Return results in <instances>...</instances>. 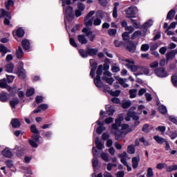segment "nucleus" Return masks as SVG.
<instances>
[{
	"mask_svg": "<svg viewBox=\"0 0 177 177\" xmlns=\"http://www.w3.org/2000/svg\"><path fill=\"white\" fill-rule=\"evenodd\" d=\"M142 37V31L136 30L134 32L131 36V39H136V38H139V37Z\"/></svg>",
	"mask_w": 177,
	"mask_h": 177,
	"instance_id": "obj_39",
	"label": "nucleus"
},
{
	"mask_svg": "<svg viewBox=\"0 0 177 177\" xmlns=\"http://www.w3.org/2000/svg\"><path fill=\"white\" fill-rule=\"evenodd\" d=\"M5 5L6 9L9 10V8H10V6H13V1L8 0L7 1H6Z\"/></svg>",
	"mask_w": 177,
	"mask_h": 177,
	"instance_id": "obj_59",
	"label": "nucleus"
},
{
	"mask_svg": "<svg viewBox=\"0 0 177 177\" xmlns=\"http://www.w3.org/2000/svg\"><path fill=\"white\" fill-rule=\"evenodd\" d=\"M119 157L120 158V161L122 164H124L125 167H127V169L129 172H131L132 171V167L131 166L128 165V162H127V158H128V154L127 152H123L122 154L119 155Z\"/></svg>",
	"mask_w": 177,
	"mask_h": 177,
	"instance_id": "obj_6",
	"label": "nucleus"
},
{
	"mask_svg": "<svg viewBox=\"0 0 177 177\" xmlns=\"http://www.w3.org/2000/svg\"><path fill=\"white\" fill-rule=\"evenodd\" d=\"M174 171H177V165L166 167V172H172Z\"/></svg>",
	"mask_w": 177,
	"mask_h": 177,
	"instance_id": "obj_36",
	"label": "nucleus"
},
{
	"mask_svg": "<svg viewBox=\"0 0 177 177\" xmlns=\"http://www.w3.org/2000/svg\"><path fill=\"white\" fill-rule=\"evenodd\" d=\"M149 49H150V46L147 44H145L141 46V50L142 52H147Z\"/></svg>",
	"mask_w": 177,
	"mask_h": 177,
	"instance_id": "obj_54",
	"label": "nucleus"
},
{
	"mask_svg": "<svg viewBox=\"0 0 177 177\" xmlns=\"http://www.w3.org/2000/svg\"><path fill=\"white\" fill-rule=\"evenodd\" d=\"M158 62L157 61H153V62H151L150 64H149V67L151 68H157V67H158Z\"/></svg>",
	"mask_w": 177,
	"mask_h": 177,
	"instance_id": "obj_63",
	"label": "nucleus"
},
{
	"mask_svg": "<svg viewBox=\"0 0 177 177\" xmlns=\"http://www.w3.org/2000/svg\"><path fill=\"white\" fill-rule=\"evenodd\" d=\"M131 100H124L122 104V106L123 107V109H128V107L131 106Z\"/></svg>",
	"mask_w": 177,
	"mask_h": 177,
	"instance_id": "obj_45",
	"label": "nucleus"
},
{
	"mask_svg": "<svg viewBox=\"0 0 177 177\" xmlns=\"http://www.w3.org/2000/svg\"><path fill=\"white\" fill-rule=\"evenodd\" d=\"M6 165L10 168V169L12 172H16V167H15V165L13 164V161L10 160H8L7 161L5 162Z\"/></svg>",
	"mask_w": 177,
	"mask_h": 177,
	"instance_id": "obj_22",
	"label": "nucleus"
},
{
	"mask_svg": "<svg viewBox=\"0 0 177 177\" xmlns=\"http://www.w3.org/2000/svg\"><path fill=\"white\" fill-rule=\"evenodd\" d=\"M159 111L161 113V114H167V107L164 105L159 106Z\"/></svg>",
	"mask_w": 177,
	"mask_h": 177,
	"instance_id": "obj_49",
	"label": "nucleus"
},
{
	"mask_svg": "<svg viewBox=\"0 0 177 177\" xmlns=\"http://www.w3.org/2000/svg\"><path fill=\"white\" fill-rule=\"evenodd\" d=\"M120 62L125 66L128 70L134 73V75L138 77L139 75H147L150 77L153 74L150 71V68L147 66H139L135 65V61L133 59L120 58Z\"/></svg>",
	"mask_w": 177,
	"mask_h": 177,
	"instance_id": "obj_1",
	"label": "nucleus"
},
{
	"mask_svg": "<svg viewBox=\"0 0 177 177\" xmlns=\"http://www.w3.org/2000/svg\"><path fill=\"white\" fill-rule=\"evenodd\" d=\"M12 34L16 39L17 37L18 38H23V37H24V34H26V32L24 31V28L19 27L13 30Z\"/></svg>",
	"mask_w": 177,
	"mask_h": 177,
	"instance_id": "obj_11",
	"label": "nucleus"
},
{
	"mask_svg": "<svg viewBox=\"0 0 177 177\" xmlns=\"http://www.w3.org/2000/svg\"><path fill=\"white\" fill-rule=\"evenodd\" d=\"M127 153L129 154H135V146L130 145L127 147Z\"/></svg>",
	"mask_w": 177,
	"mask_h": 177,
	"instance_id": "obj_43",
	"label": "nucleus"
},
{
	"mask_svg": "<svg viewBox=\"0 0 177 177\" xmlns=\"http://www.w3.org/2000/svg\"><path fill=\"white\" fill-rule=\"evenodd\" d=\"M171 82L176 88H177V76L176 75H173L171 77Z\"/></svg>",
	"mask_w": 177,
	"mask_h": 177,
	"instance_id": "obj_62",
	"label": "nucleus"
},
{
	"mask_svg": "<svg viewBox=\"0 0 177 177\" xmlns=\"http://www.w3.org/2000/svg\"><path fill=\"white\" fill-rule=\"evenodd\" d=\"M104 114H106V113L103 111H101L100 113V119L96 122V124L99 125V127H97L96 129V133L98 135H102L103 131H106V127L104 126V123L102 122L103 120V115H104Z\"/></svg>",
	"mask_w": 177,
	"mask_h": 177,
	"instance_id": "obj_4",
	"label": "nucleus"
},
{
	"mask_svg": "<svg viewBox=\"0 0 177 177\" xmlns=\"http://www.w3.org/2000/svg\"><path fill=\"white\" fill-rule=\"evenodd\" d=\"M96 13L95 10L90 11L84 17V23L86 27H92L93 26V18H91Z\"/></svg>",
	"mask_w": 177,
	"mask_h": 177,
	"instance_id": "obj_5",
	"label": "nucleus"
},
{
	"mask_svg": "<svg viewBox=\"0 0 177 177\" xmlns=\"http://www.w3.org/2000/svg\"><path fill=\"white\" fill-rule=\"evenodd\" d=\"M136 93H138V90L131 89L129 91V95H130L131 99H135V97H136Z\"/></svg>",
	"mask_w": 177,
	"mask_h": 177,
	"instance_id": "obj_46",
	"label": "nucleus"
},
{
	"mask_svg": "<svg viewBox=\"0 0 177 177\" xmlns=\"http://www.w3.org/2000/svg\"><path fill=\"white\" fill-rule=\"evenodd\" d=\"M86 52L88 55H90V56H95L96 53H97V49L96 48H88L86 50Z\"/></svg>",
	"mask_w": 177,
	"mask_h": 177,
	"instance_id": "obj_41",
	"label": "nucleus"
},
{
	"mask_svg": "<svg viewBox=\"0 0 177 177\" xmlns=\"http://www.w3.org/2000/svg\"><path fill=\"white\" fill-rule=\"evenodd\" d=\"M10 104L11 107L15 109L16 107V106H17V104H19V99L15 98V99L11 100L10 102Z\"/></svg>",
	"mask_w": 177,
	"mask_h": 177,
	"instance_id": "obj_47",
	"label": "nucleus"
},
{
	"mask_svg": "<svg viewBox=\"0 0 177 177\" xmlns=\"http://www.w3.org/2000/svg\"><path fill=\"white\" fill-rule=\"evenodd\" d=\"M127 49L133 53L135 50H136V45H135V42L132 41H129L127 42Z\"/></svg>",
	"mask_w": 177,
	"mask_h": 177,
	"instance_id": "obj_17",
	"label": "nucleus"
},
{
	"mask_svg": "<svg viewBox=\"0 0 177 177\" xmlns=\"http://www.w3.org/2000/svg\"><path fill=\"white\" fill-rule=\"evenodd\" d=\"M23 66H24V64L21 63V67L18 68L17 71V74L19 78L24 79L26 77V70L23 68Z\"/></svg>",
	"mask_w": 177,
	"mask_h": 177,
	"instance_id": "obj_14",
	"label": "nucleus"
},
{
	"mask_svg": "<svg viewBox=\"0 0 177 177\" xmlns=\"http://www.w3.org/2000/svg\"><path fill=\"white\" fill-rule=\"evenodd\" d=\"M21 45L25 50H30V48H31L30 41H28V39H26L22 40Z\"/></svg>",
	"mask_w": 177,
	"mask_h": 177,
	"instance_id": "obj_21",
	"label": "nucleus"
},
{
	"mask_svg": "<svg viewBox=\"0 0 177 177\" xmlns=\"http://www.w3.org/2000/svg\"><path fill=\"white\" fill-rule=\"evenodd\" d=\"M177 55V50H174L166 55L167 60H172Z\"/></svg>",
	"mask_w": 177,
	"mask_h": 177,
	"instance_id": "obj_23",
	"label": "nucleus"
},
{
	"mask_svg": "<svg viewBox=\"0 0 177 177\" xmlns=\"http://www.w3.org/2000/svg\"><path fill=\"white\" fill-rule=\"evenodd\" d=\"M0 17H8L9 20L12 19V16L9 12H6V10L3 9L0 10Z\"/></svg>",
	"mask_w": 177,
	"mask_h": 177,
	"instance_id": "obj_26",
	"label": "nucleus"
},
{
	"mask_svg": "<svg viewBox=\"0 0 177 177\" xmlns=\"http://www.w3.org/2000/svg\"><path fill=\"white\" fill-rule=\"evenodd\" d=\"M103 73V65H100L97 70V77H100Z\"/></svg>",
	"mask_w": 177,
	"mask_h": 177,
	"instance_id": "obj_55",
	"label": "nucleus"
},
{
	"mask_svg": "<svg viewBox=\"0 0 177 177\" xmlns=\"http://www.w3.org/2000/svg\"><path fill=\"white\" fill-rule=\"evenodd\" d=\"M90 64L91 66V70L90 72V75L93 78L95 77V71H96V68L97 67V64L95 62V59H90Z\"/></svg>",
	"mask_w": 177,
	"mask_h": 177,
	"instance_id": "obj_15",
	"label": "nucleus"
},
{
	"mask_svg": "<svg viewBox=\"0 0 177 177\" xmlns=\"http://www.w3.org/2000/svg\"><path fill=\"white\" fill-rule=\"evenodd\" d=\"M156 130L158 131V132H161V133H164L167 130V127H165V126H158Z\"/></svg>",
	"mask_w": 177,
	"mask_h": 177,
	"instance_id": "obj_56",
	"label": "nucleus"
},
{
	"mask_svg": "<svg viewBox=\"0 0 177 177\" xmlns=\"http://www.w3.org/2000/svg\"><path fill=\"white\" fill-rule=\"evenodd\" d=\"M132 23H133V27H134V28H140V23L138 22V21H136V19H131Z\"/></svg>",
	"mask_w": 177,
	"mask_h": 177,
	"instance_id": "obj_53",
	"label": "nucleus"
},
{
	"mask_svg": "<svg viewBox=\"0 0 177 177\" xmlns=\"http://www.w3.org/2000/svg\"><path fill=\"white\" fill-rule=\"evenodd\" d=\"M93 21L94 26H100L102 24V19L100 18H95L94 20L93 19Z\"/></svg>",
	"mask_w": 177,
	"mask_h": 177,
	"instance_id": "obj_58",
	"label": "nucleus"
},
{
	"mask_svg": "<svg viewBox=\"0 0 177 177\" xmlns=\"http://www.w3.org/2000/svg\"><path fill=\"white\" fill-rule=\"evenodd\" d=\"M78 41L82 44V45H86V44H88V40L85 37V35H80L78 37Z\"/></svg>",
	"mask_w": 177,
	"mask_h": 177,
	"instance_id": "obj_32",
	"label": "nucleus"
},
{
	"mask_svg": "<svg viewBox=\"0 0 177 177\" xmlns=\"http://www.w3.org/2000/svg\"><path fill=\"white\" fill-rule=\"evenodd\" d=\"M116 80L119 82V84L122 86H123V88H128V86H129V85H128V84H127V81H128L127 79H122L120 77H117Z\"/></svg>",
	"mask_w": 177,
	"mask_h": 177,
	"instance_id": "obj_19",
	"label": "nucleus"
},
{
	"mask_svg": "<svg viewBox=\"0 0 177 177\" xmlns=\"http://www.w3.org/2000/svg\"><path fill=\"white\" fill-rule=\"evenodd\" d=\"M11 124L13 128H19L21 124L19 119H12L11 121Z\"/></svg>",
	"mask_w": 177,
	"mask_h": 177,
	"instance_id": "obj_35",
	"label": "nucleus"
},
{
	"mask_svg": "<svg viewBox=\"0 0 177 177\" xmlns=\"http://www.w3.org/2000/svg\"><path fill=\"white\" fill-rule=\"evenodd\" d=\"M133 115H136L135 112H129L125 118L126 121H131V118H133Z\"/></svg>",
	"mask_w": 177,
	"mask_h": 177,
	"instance_id": "obj_44",
	"label": "nucleus"
},
{
	"mask_svg": "<svg viewBox=\"0 0 177 177\" xmlns=\"http://www.w3.org/2000/svg\"><path fill=\"white\" fill-rule=\"evenodd\" d=\"M106 110L109 115H113L114 113H115V109H114V106H113L106 105Z\"/></svg>",
	"mask_w": 177,
	"mask_h": 177,
	"instance_id": "obj_30",
	"label": "nucleus"
},
{
	"mask_svg": "<svg viewBox=\"0 0 177 177\" xmlns=\"http://www.w3.org/2000/svg\"><path fill=\"white\" fill-rule=\"evenodd\" d=\"M175 17V11L174 10H171L167 15V20H172Z\"/></svg>",
	"mask_w": 177,
	"mask_h": 177,
	"instance_id": "obj_42",
	"label": "nucleus"
},
{
	"mask_svg": "<svg viewBox=\"0 0 177 177\" xmlns=\"http://www.w3.org/2000/svg\"><path fill=\"white\" fill-rule=\"evenodd\" d=\"M82 32L86 34V37H88L91 42H93L95 41V38H96V34H95L93 31H91L88 28H84L82 30Z\"/></svg>",
	"mask_w": 177,
	"mask_h": 177,
	"instance_id": "obj_10",
	"label": "nucleus"
},
{
	"mask_svg": "<svg viewBox=\"0 0 177 177\" xmlns=\"http://www.w3.org/2000/svg\"><path fill=\"white\" fill-rule=\"evenodd\" d=\"M104 92L109 93V95H111V96H119L120 91H113L110 89V87L105 86H104Z\"/></svg>",
	"mask_w": 177,
	"mask_h": 177,
	"instance_id": "obj_16",
	"label": "nucleus"
},
{
	"mask_svg": "<svg viewBox=\"0 0 177 177\" xmlns=\"http://www.w3.org/2000/svg\"><path fill=\"white\" fill-rule=\"evenodd\" d=\"M140 161V158L139 156H136L132 158V167L134 169H136L139 167V162Z\"/></svg>",
	"mask_w": 177,
	"mask_h": 177,
	"instance_id": "obj_18",
	"label": "nucleus"
},
{
	"mask_svg": "<svg viewBox=\"0 0 177 177\" xmlns=\"http://www.w3.org/2000/svg\"><path fill=\"white\" fill-rule=\"evenodd\" d=\"M0 52L1 53H3V57H4L5 54L8 53V48L3 44H0Z\"/></svg>",
	"mask_w": 177,
	"mask_h": 177,
	"instance_id": "obj_48",
	"label": "nucleus"
},
{
	"mask_svg": "<svg viewBox=\"0 0 177 177\" xmlns=\"http://www.w3.org/2000/svg\"><path fill=\"white\" fill-rule=\"evenodd\" d=\"M155 75L159 78H165L168 77V73L164 68H158L154 70Z\"/></svg>",
	"mask_w": 177,
	"mask_h": 177,
	"instance_id": "obj_7",
	"label": "nucleus"
},
{
	"mask_svg": "<svg viewBox=\"0 0 177 177\" xmlns=\"http://www.w3.org/2000/svg\"><path fill=\"white\" fill-rule=\"evenodd\" d=\"M0 88H7L10 91L12 89L11 87L8 86V82L6 81V79L0 80Z\"/></svg>",
	"mask_w": 177,
	"mask_h": 177,
	"instance_id": "obj_31",
	"label": "nucleus"
},
{
	"mask_svg": "<svg viewBox=\"0 0 177 177\" xmlns=\"http://www.w3.org/2000/svg\"><path fill=\"white\" fill-rule=\"evenodd\" d=\"M124 120V118L122 115L115 120V124H112V131L111 133L115 135L116 140H118L120 138H122V136L129 133L132 131V129L129 127V125L124 124L122 126L121 131H118V129L121 127V122Z\"/></svg>",
	"mask_w": 177,
	"mask_h": 177,
	"instance_id": "obj_2",
	"label": "nucleus"
},
{
	"mask_svg": "<svg viewBox=\"0 0 177 177\" xmlns=\"http://www.w3.org/2000/svg\"><path fill=\"white\" fill-rule=\"evenodd\" d=\"M79 53L80 54V56H82V57H88V52L80 49L79 50Z\"/></svg>",
	"mask_w": 177,
	"mask_h": 177,
	"instance_id": "obj_60",
	"label": "nucleus"
},
{
	"mask_svg": "<svg viewBox=\"0 0 177 177\" xmlns=\"http://www.w3.org/2000/svg\"><path fill=\"white\" fill-rule=\"evenodd\" d=\"M169 131L167 132V135H168V136H169V138L174 140V139H176L177 138V131H171L170 129H168Z\"/></svg>",
	"mask_w": 177,
	"mask_h": 177,
	"instance_id": "obj_29",
	"label": "nucleus"
},
{
	"mask_svg": "<svg viewBox=\"0 0 177 177\" xmlns=\"http://www.w3.org/2000/svg\"><path fill=\"white\" fill-rule=\"evenodd\" d=\"M39 142V134H33L32 138L29 140V145L32 147L37 149L38 147V142Z\"/></svg>",
	"mask_w": 177,
	"mask_h": 177,
	"instance_id": "obj_9",
	"label": "nucleus"
},
{
	"mask_svg": "<svg viewBox=\"0 0 177 177\" xmlns=\"http://www.w3.org/2000/svg\"><path fill=\"white\" fill-rule=\"evenodd\" d=\"M153 175H154V174L153 173V169L151 167L148 168L147 176V177H153Z\"/></svg>",
	"mask_w": 177,
	"mask_h": 177,
	"instance_id": "obj_64",
	"label": "nucleus"
},
{
	"mask_svg": "<svg viewBox=\"0 0 177 177\" xmlns=\"http://www.w3.org/2000/svg\"><path fill=\"white\" fill-rule=\"evenodd\" d=\"M93 157L94 158L93 159L92 163H93V167L94 168V170H96V168H97V167H99V160H97V150L96 149V148L93 147Z\"/></svg>",
	"mask_w": 177,
	"mask_h": 177,
	"instance_id": "obj_12",
	"label": "nucleus"
},
{
	"mask_svg": "<svg viewBox=\"0 0 177 177\" xmlns=\"http://www.w3.org/2000/svg\"><path fill=\"white\" fill-rule=\"evenodd\" d=\"M33 93H35V89H34V88H29L26 91V96H28V97L32 96Z\"/></svg>",
	"mask_w": 177,
	"mask_h": 177,
	"instance_id": "obj_50",
	"label": "nucleus"
},
{
	"mask_svg": "<svg viewBox=\"0 0 177 177\" xmlns=\"http://www.w3.org/2000/svg\"><path fill=\"white\" fill-rule=\"evenodd\" d=\"M100 158H102V160H103V161H104L105 162H110V155L107 153L105 152H102L100 154Z\"/></svg>",
	"mask_w": 177,
	"mask_h": 177,
	"instance_id": "obj_28",
	"label": "nucleus"
},
{
	"mask_svg": "<svg viewBox=\"0 0 177 177\" xmlns=\"http://www.w3.org/2000/svg\"><path fill=\"white\" fill-rule=\"evenodd\" d=\"M95 142L96 147L97 149H98V150H103V149L104 148V143L100 142V139H99V138H97L95 139Z\"/></svg>",
	"mask_w": 177,
	"mask_h": 177,
	"instance_id": "obj_25",
	"label": "nucleus"
},
{
	"mask_svg": "<svg viewBox=\"0 0 177 177\" xmlns=\"http://www.w3.org/2000/svg\"><path fill=\"white\" fill-rule=\"evenodd\" d=\"M8 93H5V92H1L0 93V102H8Z\"/></svg>",
	"mask_w": 177,
	"mask_h": 177,
	"instance_id": "obj_34",
	"label": "nucleus"
},
{
	"mask_svg": "<svg viewBox=\"0 0 177 177\" xmlns=\"http://www.w3.org/2000/svg\"><path fill=\"white\" fill-rule=\"evenodd\" d=\"M153 23L154 21L152 19H149L142 25V26L145 28H150V27L153 26Z\"/></svg>",
	"mask_w": 177,
	"mask_h": 177,
	"instance_id": "obj_38",
	"label": "nucleus"
},
{
	"mask_svg": "<svg viewBox=\"0 0 177 177\" xmlns=\"http://www.w3.org/2000/svg\"><path fill=\"white\" fill-rule=\"evenodd\" d=\"M30 131L32 133H34V135H38L39 133V131H38V129H37V126L35 125H32L30 127Z\"/></svg>",
	"mask_w": 177,
	"mask_h": 177,
	"instance_id": "obj_51",
	"label": "nucleus"
},
{
	"mask_svg": "<svg viewBox=\"0 0 177 177\" xmlns=\"http://www.w3.org/2000/svg\"><path fill=\"white\" fill-rule=\"evenodd\" d=\"M133 120H134L133 127H138V125L140 124V121H139V116L136 113L133 116Z\"/></svg>",
	"mask_w": 177,
	"mask_h": 177,
	"instance_id": "obj_40",
	"label": "nucleus"
},
{
	"mask_svg": "<svg viewBox=\"0 0 177 177\" xmlns=\"http://www.w3.org/2000/svg\"><path fill=\"white\" fill-rule=\"evenodd\" d=\"M61 1L62 2L64 13L68 21H71V20H73L75 16L76 17H80L82 15V11L78 9L75 10L74 13V10H73V7L70 6L71 5V0Z\"/></svg>",
	"mask_w": 177,
	"mask_h": 177,
	"instance_id": "obj_3",
	"label": "nucleus"
},
{
	"mask_svg": "<svg viewBox=\"0 0 177 177\" xmlns=\"http://www.w3.org/2000/svg\"><path fill=\"white\" fill-rule=\"evenodd\" d=\"M16 56L17 59H21L23 56H24V52H23V48H21V46L18 48V49L16 51Z\"/></svg>",
	"mask_w": 177,
	"mask_h": 177,
	"instance_id": "obj_33",
	"label": "nucleus"
},
{
	"mask_svg": "<svg viewBox=\"0 0 177 177\" xmlns=\"http://www.w3.org/2000/svg\"><path fill=\"white\" fill-rule=\"evenodd\" d=\"M138 12V7L136 6H131L125 10L127 17H132V16H133V15H136Z\"/></svg>",
	"mask_w": 177,
	"mask_h": 177,
	"instance_id": "obj_13",
	"label": "nucleus"
},
{
	"mask_svg": "<svg viewBox=\"0 0 177 177\" xmlns=\"http://www.w3.org/2000/svg\"><path fill=\"white\" fill-rule=\"evenodd\" d=\"M120 66H118V65L117 64H113L111 66V71H113V73H118V71H120Z\"/></svg>",
	"mask_w": 177,
	"mask_h": 177,
	"instance_id": "obj_57",
	"label": "nucleus"
},
{
	"mask_svg": "<svg viewBox=\"0 0 177 177\" xmlns=\"http://www.w3.org/2000/svg\"><path fill=\"white\" fill-rule=\"evenodd\" d=\"M94 84L97 88H102V86H103V82H102L100 76H96V77L94 79Z\"/></svg>",
	"mask_w": 177,
	"mask_h": 177,
	"instance_id": "obj_24",
	"label": "nucleus"
},
{
	"mask_svg": "<svg viewBox=\"0 0 177 177\" xmlns=\"http://www.w3.org/2000/svg\"><path fill=\"white\" fill-rule=\"evenodd\" d=\"M147 30H149L148 28H145V27H143V26H142L141 37H146L147 35Z\"/></svg>",
	"mask_w": 177,
	"mask_h": 177,
	"instance_id": "obj_52",
	"label": "nucleus"
},
{
	"mask_svg": "<svg viewBox=\"0 0 177 177\" xmlns=\"http://www.w3.org/2000/svg\"><path fill=\"white\" fill-rule=\"evenodd\" d=\"M142 131L145 132L146 133H149L150 132V127L149 124H145L142 127Z\"/></svg>",
	"mask_w": 177,
	"mask_h": 177,
	"instance_id": "obj_61",
	"label": "nucleus"
},
{
	"mask_svg": "<svg viewBox=\"0 0 177 177\" xmlns=\"http://www.w3.org/2000/svg\"><path fill=\"white\" fill-rule=\"evenodd\" d=\"M154 140L158 143V145H163V143H165L167 142V140L165 139L162 137H160V136H153Z\"/></svg>",
	"mask_w": 177,
	"mask_h": 177,
	"instance_id": "obj_27",
	"label": "nucleus"
},
{
	"mask_svg": "<svg viewBox=\"0 0 177 177\" xmlns=\"http://www.w3.org/2000/svg\"><path fill=\"white\" fill-rule=\"evenodd\" d=\"M14 68L15 66L12 63H9L6 66V71H7V73H13Z\"/></svg>",
	"mask_w": 177,
	"mask_h": 177,
	"instance_id": "obj_37",
	"label": "nucleus"
},
{
	"mask_svg": "<svg viewBox=\"0 0 177 177\" xmlns=\"http://www.w3.org/2000/svg\"><path fill=\"white\" fill-rule=\"evenodd\" d=\"M1 154L3 157H6L7 158H10V157L13 156L12 151H10L9 148H6L3 150Z\"/></svg>",
	"mask_w": 177,
	"mask_h": 177,
	"instance_id": "obj_20",
	"label": "nucleus"
},
{
	"mask_svg": "<svg viewBox=\"0 0 177 177\" xmlns=\"http://www.w3.org/2000/svg\"><path fill=\"white\" fill-rule=\"evenodd\" d=\"M113 74L109 71H105L104 73V76L102 77V80L106 81V84L109 85H113V82H114V79L111 77Z\"/></svg>",
	"mask_w": 177,
	"mask_h": 177,
	"instance_id": "obj_8",
	"label": "nucleus"
}]
</instances>
